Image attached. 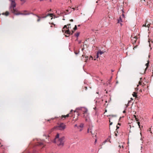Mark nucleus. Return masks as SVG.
Wrapping results in <instances>:
<instances>
[{"instance_id": "obj_45", "label": "nucleus", "mask_w": 153, "mask_h": 153, "mask_svg": "<svg viewBox=\"0 0 153 153\" xmlns=\"http://www.w3.org/2000/svg\"><path fill=\"white\" fill-rule=\"evenodd\" d=\"M10 1H11V2H12V1H15L14 0H9Z\"/></svg>"}, {"instance_id": "obj_44", "label": "nucleus", "mask_w": 153, "mask_h": 153, "mask_svg": "<svg viewBox=\"0 0 153 153\" xmlns=\"http://www.w3.org/2000/svg\"><path fill=\"white\" fill-rule=\"evenodd\" d=\"M74 127H78V126H77V125L76 124L75 125Z\"/></svg>"}, {"instance_id": "obj_24", "label": "nucleus", "mask_w": 153, "mask_h": 153, "mask_svg": "<svg viewBox=\"0 0 153 153\" xmlns=\"http://www.w3.org/2000/svg\"><path fill=\"white\" fill-rule=\"evenodd\" d=\"M119 147L120 148H121L122 147V148L123 149V145H119Z\"/></svg>"}, {"instance_id": "obj_43", "label": "nucleus", "mask_w": 153, "mask_h": 153, "mask_svg": "<svg viewBox=\"0 0 153 153\" xmlns=\"http://www.w3.org/2000/svg\"><path fill=\"white\" fill-rule=\"evenodd\" d=\"M123 113H126V111L125 110L124 111H123Z\"/></svg>"}, {"instance_id": "obj_6", "label": "nucleus", "mask_w": 153, "mask_h": 153, "mask_svg": "<svg viewBox=\"0 0 153 153\" xmlns=\"http://www.w3.org/2000/svg\"><path fill=\"white\" fill-rule=\"evenodd\" d=\"M16 4L15 2V1H12L11 2V4L10 6V9H11L14 8L16 7Z\"/></svg>"}, {"instance_id": "obj_22", "label": "nucleus", "mask_w": 153, "mask_h": 153, "mask_svg": "<svg viewBox=\"0 0 153 153\" xmlns=\"http://www.w3.org/2000/svg\"><path fill=\"white\" fill-rule=\"evenodd\" d=\"M77 29V26L76 25H75V26L74 27V30H76Z\"/></svg>"}, {"instance_id": "obj_10", "label": "nucleus", "mask_w": 153, "mask_h": 153, "mask_svg": "<svg viewBox=\"0 0 153 153\" xmlns=\"http://www.w3.org/2000/svg\"><path fill=\"white\" fill-rule=\"evenodd\" d=\"M149 61H148L147 63L146 64V67L145 69V71H146V70L147 69V68L148 67V66H149Z\"/></svg>"}, {"instance_id": "obj_30", "label": "nucleus", "mask_w": 153, "mask_h": 153, "mask_svg": "<svg viewBox=\"0 0 153 153\" xmlns=\"http://www.w3.org/2000/svg\"><path fill=\"white\" fill-rule=\"evenodd\" d=\"M69 114H67L65 116V117H68L69 116Z\"/></svg>"}, {"instance_id": "obj_27", "label": "nucleus", "mask_w": 153, "mask_h": 153, "mask_svg": "<svg viewBox=\"0 0 153 153\" xmlns=\"http://www.w3.org/2000/svg\"><path fill=\"white\" fill-rule=\"evenodd\" d=\"M109 116L111 117H116V115H110Z\"/></svg>"}, {"instance_id": "obj_7", "label": "nucleus", "mask_w": 153, "mask_h": 153, "mask_svg": "<svg viewBox=\"0 0 153 153\" xmlns=\"http://www.w3.org/2000/svg\"><path fill=\"white\" fill-rule=\"evenodd\" d=\"M88 133H91L92 135L93 136L94 135V134L93 133V129L92 127H89L88 128Z\"/></svg>"}, {"instance_id": "obj_33", "label": "nucleus", "mask_w": 153, "mask_h": 153, "mask_svg": "<svg viewBox=\"0 0 153 153\" xmlns=\"http://www.w3.org/2000/svg\"><path fill=\"white\" fill-rule=\"evenodd\" d=\"M116 127H117V129L116 130H117V129L119 128V126H117Z\"/></svg>"}, {"instance_id": "obj_39", "label": "nucleus", "mask_w": 153, "mask_h": 153, "mask_svg": "<svg viewBox=\"0 0 153 153\" xmlns=\"http://www.w3.org/2000/svg\"><path fill=\"white\" fill-rule=\"evenodd\" d=\"M70 21H71V22H73V19H71L70 20Z\"/></svg>"}, {"instance_id": "obj_50", "label": "nucleus", "mask_w": 153, "mask_h": 153, "mask_svg": "<svg viewBox=\"0 0 153 153\" xmlns=\"http://www.w3.org/2000/svg\"><path fill=\"white\" fill-rule=\"evenodd\" d=\"M118 125H120V123H118Z\"/></svg>"}, {"instance_id": "obj_40", "label": "nucleus", "mask_w": 153, "mask_h": 153, "mask_svg": "<svg viewBox=\"0 0 153 153\" xmlns=\"http://www.w3.org/2000/svg\"><path fill=\"white\" fill-rule=\"evenodd\" d=\"M148 22L147 21H146V24H146V25H147L148 24H149L148 23Z\"/></svg>"}, {"instance_id": "obj_8", "label": "nucleus", "mask_w": 153, "mask_h": 153, "mask_svg": "<svg viewBox=\"0 0 153 153\" xmlns=\"http://www.w3.org/2000/svg\"><path fill=\"white\" fill-rule=\"evenodd\" d=\"M36 145L40 147L42 146V148H43L45 146L41 142H38L37 143H36Z\"/></svg>"}, {"instance_id": "obj_13", "label": "nucleus", "mask_w": 153, "mask_h": 153, "mask_svg": "<svg viewBox=\"0 0 153 153\" xmlns=\"http://www.w3.org/2000/svg\"><path fill=\"white\" fill-rule=\"evenodd\" d=\"M23 13H29V15L30 14H31V13H30L29 12H28V11L26 10H25L23 11Z\"/></svg>"}, {"instance_id": "obj_3", "label": "nucleus", "mask_w": 153, "mask_h": 153, "mask_svg": "<svg viewBox=\"0 0 153 153\" xmlns=\"http://www.w3.org/2000/svg\"><path fill=\"white\" fill-rule=\"evenodd\" d=\"M71 25V24H69L67 25H65L62 28V31L63 33H65L68 35H70L71 34V32L69 31V29L71 28V27L69 26Z\"/></svg>"}, {"instance_id": "obj_15", "label": "nucleus", "mask_w": 153, "mask_h": 153, "mask_svg": "<svg viewBox=\"0 0 153 153\" xmlns=\"http://www.w3.org/2000/svg\"><path fill=\"white\" fill-rule=\"evenodd\" d=\"M122 22V19H121V17H120V19L118 20L117 23H120V22Z\"/></svg>"}, {"instance_id": "obj_35", "label": "nucleus", "mask_w": 153, "mask_h": 153, "mask_svg": "<svg viewBox=\"0 0 153 153\" xmlns=\"http://www.w3.org/2000/svg\"><path fill=\"white\" fill-rule=\"evenodd\" d=\"M139 85H141V82L140 81H139Z\"/></svg>"}, {"instance_id": "obj_19", "label": "nucleus", "mask_w": 153, "mask_h": 153, "mask_svg": "<svg viewBox=\"0 0 153 153\" xmlns=\"http://www.w3.org/2000/svg\"><path fill=\"white\" fill-rule=\"evenodd\" d=\"M79 33H76V34H75V35L76 36V37H78L79 36Z\"/></svg>"}, {"instance_id": "obj_5", "label": "nucleus", "mask_w": 153, "mask_h": 153, "mask_svg": "<svg viewBox=\"0 0 153 153\" xmlns=\"http://www.w3.org/2000/svg\"><path fill=\"white\" fill-rule=\"evenodd\" d=\"M82 110L83 112V114H84L83 117H84L86 118L85 121H87L88 119V117H87L88 115V110L85 108H82Z\"/></svg>"}, {"instance_id": "obj_26", "label": "nucleus", "mask_w": 153, "mask_h": 153, "mask_svg": "<svg viewBox=\"0 0 153 153\" xmlns=\"http://www.w3.org/2000/svg\"><path fill=\"white\" fill-rule=\"evenodd\" d=\"M118 131H117V132H115V136H117V133H118Z\"/></svg>"}, {"instance_id": "obj_63", "label": "nucleus", "mask_w": 153, "mask_h": 153, "mask_svg": "<svg viewBox=\"0 0 153 153\" xmlns=\"http://www.w3.org/2000/svg\"><path fill=\"white\" fill-rule=\"evenodd\" d=\"M145 0H144V1H145Z\"/></svg>"}, {"instance_id": "obj_14", "label": "nucleus", "mask_w": 153, "mask_h": 153, "mask_svg": "<svg viewBox=\"0 0 153 153\" xmlns=\"http://www.w3.org/2000/svg\"><path fill=\"white\" fill-rule=\"evenodd\" d=\"M133 96L134 97H135L136 98L137 97V93L135 92H134L133 94Z\"/></svg>"}, {"instance_id": "obj_20", "label": "nucleus", "mask_w": 153, "mask_h": 153, "mask_svg": "<svg viewBox=\"0 0 153 153\" xmlns=\"http://www.w3.org/2000/svg\"><path fill=\"white\" fill-rule=\"evenodd\" d=\"M52 15V14H48L47 15V16L42 17V18H46V17L47 16H49V15H50V16H51Z\"/></svg>"}, {"instance_id": "obj_57", "label": "nucleus", "mask_w": 153, "mask_h": 153, "mask_svg": "<svg viewBox=\"0 0 153 153\" xmlns=\"http://www.w3.org/2000/svg\"><path fill=\"white\" fill-rule=\"evenodd\" d=\"M147 5H148V2H147Z\"/></svg>"}, {"instance_id": "obj_60", "label": "nucleus", "mask_w": 153, "mask_h": 153, "mask_svg": "<svg viewBox=\"0 0 153 153\" xmlns=\"http://www.w3.org/2000/svg\"><path fill=\"white\" fill-rule=\"evenodd\" d=\"M107 111V110H106L105 111V112H106Z\"/></svg>"}, {"instance_id": "obj_25", "label": "nucleus", "mask_w": 153, "mask_h": 153, "mask_svg": "<svg viewBox=\"0 0 153 153\" xmlns=\"http://www.w3.org/2000/svg\"><path fill=\"white\" fill-rule=\"evenodd\" d=\"M137 123L138 124V125L139 126V128H140V122H138Z\"/></svg>"}, {"instance_id": "obj_53", "label": "nucleus", "mask_w": 153, "mask_h": 153, "mask_svg": "<svg viewBox=\"0 0 153 153\" xmlns=\"http://www.w3.org/2000/svg\"><path fill=\"white\" fill-rule=\"evenodd\" d=\"M82 130V129H80L79 131H81Z\"/></svg>"}, {"instance_id": "obj_16", "label": "nucleus", "mask_w": 153, "mask_h": 153, "mask_svg": "<svg viewBox=\"0 0 153 153\" xmlns=\"http://www.w3.org/2000/svg\"><path fill=\"white\" fill-rule=\"evenodd\" d=\"M65 115H62L61 116V119H63V120H65L66 117H65Z\"/></svg>"}, {"instance_id": "obj_11", "label": "nucleus", "mask_w": 153, "mask_h": 153, "mask_svg": "<svg viewBox=\"0 0 153 153\" xmlns=\"http://www.w3.org/2000/svg\"><path fill=\"white\" fill-rule=\"evenodd\" d=\"M9 13L8 11H6L5 13H3L2 14L3 15H5L6 16H7L9 15Z\"/></svg>"}, {"instance_id": "obj_18", "label": "nucleus", "mask_w": 153, "mask_h": 153, "mask_svg": "<svg viewBox=\"0 0 153 153\" xmlns=\"http://www.w3.org/2000/svg\"><path fill=\"white\" fill-rule=\"evenodd\" d=\"M36 16L39 18V19L37 20V21L38 22H39L40 20V18H41V17L39 16H38V15H36Z\"/></svg>"}, {"instance_id": "obj_58", "label": "nucleus", "mask_w": 153, "mask_h": 153, "mask_svg": "<svg viewBox=\"0 0 153 153\" xmlns=\"http://www.w3.org/2000/svg\"><path fill=\"white\" fill-rule=\"evenodd\" d=\"M80 26V25H78V26Z\"/></svg>"}, {"instance_id": "obj_28", "label": "nucleus", "mask_w": 153, "mask_h": 153, "mask_svg": "<svg viewBox=\"0 0 153 153\" xmlns=\"http://www.w3.org/2000/svg\"><path fill=\"white\" fill-rule=\"evenodd\" d=\"M21 1L23 2V3H25V0H20Z\"/></svg>"}, {"instance_id": "obj_46", "label": "nucleus", "mask_w": 153, "mask_h": 153, "mask_svg": "<svg viewBox=\"0 0 153 153\" xmlns=\"http://www.w3.org/2000/svg\"><path fill=\"white\" fill-rule=\"evenodd\" d=\"M134 117H135V118L137 117H136V115H134Z\"/></svg>"}, {"instance_id": "obj_23", "label": "nucleus", "mask_w": 153, "mask_h": 153, "mask_svg": "<svg viewBox=\"0 0 153 153\" xmlns=\"http://www.w3.org/2000/svg\"><path fill=\"white\" fill-rule=\"evenodd\" d=\"M88 57L87 56H85V62H86V61L88 59Z\"/></svg>"}, {"instance_id": "obj_54", "label": "nucleus", "mask_w": 153, "mask_h": 153, "mask_svg": "<svg viewBox=\"0 0 153 153\" xmlns=\"http://www.w3.org/2000/svg\"><path fill=\"white\" fill-rule=\"evenodd\" d=\"M111 71H112V72H113V71H114L113 70H112Z\"/></svg>"}, {"instance_id": "obj_17", "label": "nucleus", "mask_w": 153, "mask_h": 153, "mask_svg": "<svg viewBox=\"0 0 153 153\" xmlns=\"http://www.w3.org/2000/svg\"><path fill=\"white\" fill-rule=\"evenodd\" d=\"M83 124L82 123H81L80 125L78 127V128H79V127L83 128Z\"/></svg>"}, {"instance_id": "obj_42", "label": "nucleus", "mask_w": 153, "mask_h": 153, "mask_svg": "<svg viewBox=\"0 0 153 153\" xmlns=\"http://www.w3.org/2000/svg\"><path fill=\"white\" fill-rule=\"evenodd\" d=\"M122 16L123 17H124V15L123 14Z\"/></svg>"}, {"instance_id": "obj_52", "label": "nucleus", "mask_w": 153, "mask_h": 153, "mask_svg": "<svg viewBox=\"0 0 153 153\" xmlns=\"http://www.w3.org/2000/svg\"><path fill=\"white\" fill-rule=\"evenodd\" d=\"M82 51H83V50H84V48H82Z\"/></svg>"}, {"instance_id": "obj_37", "label": "nucleus", "mask_w": 153, "mask_h": 153, "mask_svg": "<svg viewBox=\"0 0 153 153\" xmlns=\"http://www.w3.org/2000/svg\"><path fill=\"white\" fill-rule=\"evenodd\" d=\"M113 124V123L112 122H111L110 123V125H111L112 124Z\"/></svg>"}, {"instance_id": "obj_4", "label": "nucleus", "mask_w": 153, "mask_h": 153, "mask_svg": "<svg viewBox=\"0 0 153 153\" xmlns=\"http://www.w3.org/2000/svg\"><path fill=\"white\" fill-rule=\"evenodd\" d=\"M12 13L16 15H29V13H22L19 11L17 9L15 8H13L10 9Z\"/></svg>"}, {"instance_id": "obj_29", "label": "nucleus", "mask_w": 153, "mask_h": 153, "mask_svg": "<svg viewBox=\"0 0 153 153\" xmlns=\"http://www.w3.org/2000/svg\"><path fill=\"white\" fill-rule=\"evenodd\" d=\"M137 39V38L136 37H135L134 38V39H135V40H134V41L135 42L136 41V39Z\"/></svg>"}, {"instance_id": "obj_56", "label": "nucleus", "mask_w": 153, "mask_h": 153, "mask_svg": "<svg viewBox=\"0 0 153 153\" xmlns=\"http://www.w3.org/2000/svg\"><path fill=\"white\" fill-rule=\"evenodd\" d=\"M3 146V145H1V147H2V146Z\"/></svg>"}, {"instance_id": "obj_32", "label": "nucleus", "mask_w": 153, "mask_h": 153, "mask_svg": "<svg viewBox=\"0 0 153 153\" xmlns=\"http://www.w3.org/2000/svg\"><path fill=\"white\" fill-rule=\"evenodd\" d=\"M151 128H149V129L148 130V131H149L150 132V133L152 134V132L151 131Z\"/></svg>"}, {"instance_id": "obj_48", "label": "nucleus", "mask_w": 153, "mask_h": 153, "mask_svg": "<svg viewBox=\"0 0 153 153\" xmlns=\"http://www.w3.org/2000/svg\"><path fill=\"white\" fill-rule=\"evenodd\" d=\"M74 31H72V33L71 34H72L74 33Z\"/></svg>"}, {"instance_id": "obj_12", "label": "nucleus", "mask_w": 153, "mask_h": 153, "mask_svg": "<svg viewBox=\"0 0 153 153\" xmlns=\"http://www.w3.org/2000/svg\"><path fill=\"white\" fill-rule=\"evenodd\" d=\"M150 23L148 24L147 25H146V24L144 25H143V27L145 26V27H149V26H150Z\"/></svg>"}, {"instance_id": "obj_34", "label": "nucleus", "mask_w": 153, "mask_h": 153, "mask_svg": "<svg viewBox=\"0 0 153 153\" xmlns=\"http://www.w3.org/2000/svg\"><path fill=\"white\" fill-rule=\"evenodd\" d=\"M74 53H75V54H77L78 53V52H76V51H75Z\"/></svg>"}, {"instance_id": "obj_21", "label": "nucleus", "mask_w": 153, "mask_h": 153, "mask_svg": "<svg viewBox=\"0 0 153 153\" xmlns=\"http://www.w3.org/2000/svg\"><path fill=\"white\" fill-rule=\"evenodd\" d=\"M54 119V118H51L50 119H49V120H47V121H49V122H50V121H51V120H53Z\"/></svg>"}, {"instance_id": "obj_55", "label": "nucleus", "mask_w": 153, "mask_h": 153, "mask_svg": "<svg viewBox=\"0 0 153 153\" xmlns=\"http://www.w3.org/2000/svg\"><path fill=\"white\" fill-rule=\"evenodd\" d=\"M109 122H110V123L111 122V121H110V120H109Z\"/></svg>"}, {"instance_id": "obj_9", "label": "nucleus", "mask_w": 153, "mask_h": 153, "mask_svg": "<svg viewBox=\"0 0 153 153\" xmlns=\"http://www.w3.org/2000/svg\"><path fill=\"white\" fill-rule=\"evenodd\" d=\"M104 52L101 51H98L97 53V58L99 57V55H101L104 53Z\"/></svg>"}, {"instance_id": "obj_64", "label": "nucleus", "mask_w": 153, "mask_h": 153, "mask_svg": "<svg viewBox=\"0 0 153 153\" xmlns=\"http://www.w3.org/2000/svg\"><path fill=\"white\" fill-rule=\"evenodd\" d=\"M51 27H52V26H51Z\"/></svg>"}, {"instance_id": "obj_62", "label": "nucleus", "mask_w": 153, "mask_h": 153, "mask_svg": "<svg viewBox=\"0 0 153 153\" xmlns=\"http://www.w3.org/2000/svg\"><path fill=\"white\" fill-rule=\"evenodd\" d=\"M96 141H97V140H95V142H96Z\"/></svg>"}, {"instance_id": "obj_36", "label": "nucleus", "mask_w": 153, "mask_h": 153, "mask_svg": "<svg viewBox=\"0 0 153 153\" xmlns=\"http://www.w3.org/2000/svg\"><path fill=\"white\" fill-rule=\"evenodd\" d=\"M51 24L52 25H53L54 27H55V26L56 25H55L53 23H52Z\"/></svg>"}, {"instance_id": "obj_38", "label": "nucleus", "mask_w": 153, "mask_h": 153, "mask_svg": "<svg viewBox=\"0 0 153 153\" xmlns=\"http://www.w3.org/2000/svg\"><path fill=\"white\" fill-rule=\"evenodd\" d=\"M76 113L78 115V116H79V113H78V112H76Z\"/></svg>"}, {"instance_id": "obj_41", "label": "nucleus", "mask_w": 153, "mask_h": 153, "mask_svg": "<svg viewBox=\"0 0 153 153\" xmlns=\"http://www.w3.org/2000/svg\"><path fill=\"white\" fill-rule=\"evenodd\" d=\"M108 18H111H111H112V17H110L109 15H108Z\"/></svg>"}, {"instance_id": "obj_61", "label": "nucleus", "mask_w": 153, "mask_h": 153, "mask_svg": "<svg viewBox=\"0 0 153 153\" xmlns=\"http://www.w3.org/2000/svg\"><path fill=\"white\" fill-rule=\"evenodd\" d=\"M136 47V46L135 47H134V48H135Z\"/></svg>"}, {"instance_id": "obj_2", "label": "nucleus", "mask_w": 153, "mask_h": 153, "mask_svg": "<svg viewBox=\"0 0 153 153\" xmlns=\"http://www.w3.org/2000/svg\"><path fill=\"white\" fill-rule=\"evenodd\" d=\"M66 126L63 123H61L58 124V126L54 127L53 128H52L51 132L54 129H57L61 131L64 130L66 128Z\"/></svg>"}, {"instance_id": "obj_51", "label": "nucleus", "mask_w": 153, "mask_h": 153, "mask_svg": "<svg viewBox=\"0 0 153 153\" xmlns=\"http://www.w3.org/2000/svg\"><path fill=\"white\" fill-rule=\"evenodd\" d=\"M65 36H66V37H68V36H67L66 35H65Z\"/></svg>"}, {"instance_id": "obj_31", "label": "nucleus", "mask_w": 153, "mask_h": 153, "mask_svg": "<svg viewBox=\"0 0 153 153\" xmlns=\"http://www.w3.org/2000/svg\"><path fill=\"white\" fill-rule=\"evenodd\" d=\"M135 119L137 121H139V119L137 117L135 118Z\"/></svg>"}, {"instance_id": "obj_49", "label": "nucleus", "mask_w": 153, "mask_h": 153, "mask_svg": "<svg viewBox=\"0 0 153 153\" xmlns=\"http://www.w3.org/2000/svg\"><path fill=\"white\" fill-rule=\"evenodd\" d=\"M81 43V41H79V44H80V43Z\"/></svg>"}, {"instance_id": "obj_47", "label": "nucleus", "mask_w": 153, "mask_h": 153, "mask_svg": "<svg viewBox=\"0 0 153 153\" xmlns=\"http://www.w3.org/2000/svg\"><path fill=\"white\" fill-rule=\"evenodd\" d=\"M72 9H73L74 10H75V8H72Z\"/></svg>"}, {"instance_id": "obj_59", "label": "nucleus", "mask_w": 153, "mask_h": 153, "mask_svg": "<svg viewBox=\"0 0 153 153\" xmlns=\"http://www.w3.org/2000/svg\"><path fill=\"white\" fill-rule=\"evenodd\" d=\"M72 110H71V112H72Z\"/></svg>"}, {"instance_id": "obj_1", "label": "nucleus", "mask_w": 153, "mask_h": 153, "mask_svg": "<svg viewBox=\"0 0 153 153\" xmlns=\"http://www.w3.org/2000/svg\"><path fill=\"white\" fill-rule=\"evenodd\" d=\"M65 139V137L64 136L59 137V134L57 133L54 140L53 142L56 143L58 146L62 147L64 145Z\"/></svg>"}]
</instances>
